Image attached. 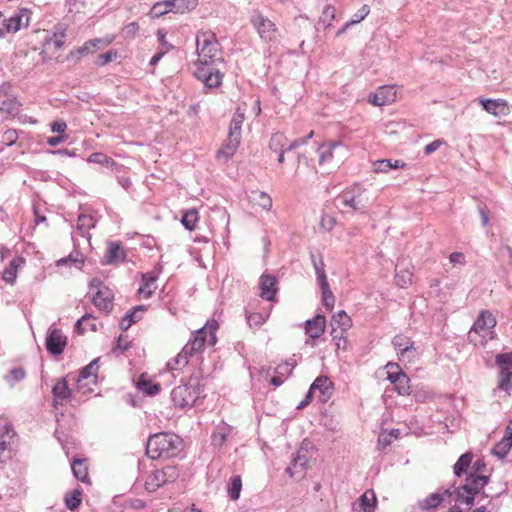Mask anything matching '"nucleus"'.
<instances>
[{
  "label": "nucleus",
  "instance_id": "nucleus-1",
  "mask_svg": "<svg viewBox=\"0 0 512 512\" xmlns=\"http://www.w3.org/2000/svg\"><path fill=\"white\" fill-rule=\"evenodd\" d=\"M219 51L220 46L217 48L211 46L206 53H199V59L194 63L195 77L207 88H217L222 84L224 73L219 65L223 64V57Z\"/></svg>",
  "mask_w": 512,
  "mask_h": 512
},
{
  "label": "nucleus",
  "instance_id": "nucleus-2",
  "mask_svg": "<svg viewBox=\"0 0 512 512\" xmlns=\"http://www.w3.org/2000/svg\"><path fill=\"white\" fill-rule=\"evenodd\" d=\"M218 323L216 321L207 322L203 327L192 333L188 343L175 358L176 364L187 365L189 357L203 351L205 344L214 346L217 342L216 330Z\"/></svg>",
  "mask_w": 512,
  "mask_h": 512
},
{
  "label": "nucleus",
  "instance_id": "nucleus-3",
  "mask_svg": "<svg viewBox=\"0 0 512 512\" xmlns=\"http://www.w3.org/2000/svg\"><path fill=\"white\" fill-rule=\"evenodd\" d=\"M182 439L173 433L161 432L151 435L146 443V454L155 460L173 458L182 450Z\"/></svg>",
  "mask_w": 512,
  "mask_h": 512
},
{
  "label": "nucleus",
  "instance_id": "nucleus-4",
  "mask_svg": "<svg viewBox=\"0 0 512 512\" xmlns=\"http://www.w3.org/2000/svg\"><path fill=\"white\" fill-rule=\"evenodd\" d=\"M372 200L371 193L367 189L354 185L336 197L335 205L341 211L363 212Z\"/></svg>",
  "mask_w": 512,
  "mask_h": 512
},
{
  "label": "nucleus",
  "instance_id": "nucleus-5",
  "mask_svg": "<svg viewBox=\"0 0 512 512\" xmlns=\"http://www.w3.org/2000/svg\"><path fill=\"white\" fill-rule=\"evenodd\" d=\"M200 378V373L192 374L186 383L175 387L171 391V399L175 406L184 408L195 404L203 391Z\"/></svg>",
  "mask_w": 512,
  "mask_h": 512
},
{
  "label": "nucleus",
  "instance_id": "nucleus-6",
  "mask_svg": "<svg viewBox=\"0 0 512 512\" xmlns=\"http://www.w3.org/2000/svg\"><path fill=\"white\" fill-rule=\"evenodd\" d=\"M244 119V112L240 108H237L230 122L226 144L217 151V159H224V162H227L233 157L240 145L241 129Z\"/></svg>",
  "mask_w": 512,
  "mask_h": 512
},
{
  "label": "nucleus",
  "instance_id": "nucleus-7",
  "mask_svg": "<svg viewBox=\"0 0 512 512\" xmlns=\"http://www.w3.org/2000/svg\"><path fill=\"white\" fill-rule=\"evenodd\" d=\"M250 21L262 40L270 42L276 39L277 27L275 23L264 16L262 12L259 10L253 11Z\"/></svg>",
  "mask_w": 512,
  "mask_h": 512
},
{
  "label": "nucleus",
  "instance_id": "nucleus-8",
  "mask_svg": "<svg viewBox=\"0 0 512 512\" xmlns=\"http://www.w3.org/2000/svg\"><path fill=\"white\" fill-rule=\"evenodd\" d=\"M496 326V319L487 310H483L480 312L473 326L471 327L468 333L469 342L477 344L478 340L476 335H481L484 339L486 335Z\"/></svg>",
  "mask_w": 512,
  "mask_h": 512
},
{
  "label": "nucleus",
  "instance_id": "nucleus-9",
  "mask_svg": "<svg viewBox=\"0 0 512 512\" xmlns=\"http://www.w3.org/2000/svg\"><path fill=\"white\" fill-rule=\"evenodd\" d=\"M90 287L97 288L96 294L92 298L93 304L101 311L109 314L112 310L113 294L108 287H105L101 280L93 278L90 283Z\"/></svg>",
  "mask_w": 512,
  "mask_h": 512
},
{
  "label": "nucleus",
  "instance_id": "nucleus-10",
  "mask_svg": "<svg viewBox=\"0 0 512 512\" xmlns=\"http://www.w3.org/2000/svg\"><path fill=\"white\" fill-rule=\"evenodd\" d=\"M67 345V337L60 329H49L45 338V347L49 354L58 356L64 352Z\"/></svg>",
  "mask_w": 512,
  "mask_h": 512
},
{
  "label": "nucleus",
  "instance_id": "nucleus-11",
  "mask_svg": "<svg viewBox=\"0 0 512 512\" xmlns=\"http://www.w3.org/2000/svg\"><path fill=\"white\" fill-rule=\"evenodd\" d=\"M31 14V10L27 8L19 9L14 15L3 21L5 31L7 33H16L20 29L28 27Z\"/></svg>",
  "mask_w": 512,
  "mask_h": 512
},
{
  "label": "nucleus",
  "instance_id": "nucleus-12",
  "mask_svg": "<svg viewBox=\"0 0 512 512\" xmlns=\"http://www.w3.org/2000/svg\"><path fill=\"white\" fill-rule=\"evenodd\" d=\"M52 395L54 407H57L58 405L63 406L69 400L74 398L73 392L69 388L65 378L57 380V382L52 387Z\"/></svg>",
  "mask_w": 512,
  "mask_h": 512
},
{
  "label": "nucleus",
  "instance_id": "nucleus-13",
  "mask_svg": "<svg viewBox=\"0 0 512 512\" xmlns=\"http://www.w3.org/2000/svg\"><path fill=\"white\" fill-rule=\"evenodd\" d=\"M453 496V492L451 488L443 489L442 492H435L428 495L423 500L419 501V507L422 511H430L436 509L441 505L442 502L445 501L446 498H451Z\"/></svg>",
  "mask_w": 512,
  "mask_h": 512
},
{
  "label": "nucleus",
  "instance_id": "nucleus-14",
  "mask_svg": "<svg viewBox=\"0 0 512 512\" xmlns=\"http://www.w3.org/2000/svg\"><path fill=\"white\" fill-rule=\"evenodd\" d=\"M396 100V91L393 86H380L376 92L369 95V102L375 106H384Z\"/></svg>",
  "mask_w": 512,
  "mask_h": 512
},
{
  "label": "nucleus",
  "instance_id": "nucleus-15",
  "mask_svg": "<svg viewBox=\"0 0 512 512\" xmlns=\"http://www.w3.org/2000/svg\"><path fill=\"white\" fill-rule=\"evenodd\" d=\"M112 40H105L101 38H96L92 40H88L78 49L71 51L67 55V60L77 59L79 60L81 57L88 55L89 53H94L96 48L101 44L103 46L109 45Z\"/></svg>",
  "mask_w": 512,
  "mask_h": 512
},
{
  "label": "nucleus",
  "instance_id": "nucleus-16",
  "mask_svg": "<svg viewBox=\"0 0 512 512\" xmlns=\"http://www.w3.org/2000/svg\"><path fill=\"white\" fill-rule=\"evenodd\" d=\"M392 344L397 350L398 359L400 361H405V357L408 353H412L413 356H416V348L414 347V342L410 337L396 335L392 340Z\"/></svg>",
  "mask_w": 512,
  "mask_h": 512
},
{
  "label": "nucleus",
  "instance_id": "nucleus-17",
  "mask_svg": "<svg viewBox=\"0 0 512 512\" xmlns=\"http://www.w3.org/2000/svg\"><path fill=\"white\" fill-rule=\"evenodd\" d=\"M450 488L453 492L455 505L460 507L461 505H466L467 509H471V507L474 505L476 495L469 490L468 486L460 485L456 487L453 484Z\"/></svg>",
  "mask_w": 512,
  "mask_h": 512
},
{
  "label": "nucleus",
  "instance_id": "nucleus-18",
  "mask_svg": "<svg viewBox=\"0 0 512 512\" xmlns=\"http://www.w3.org/2000/svg\"><path fill=\"white\" fill-rule=\"evenodd\" d=\"M310 387L311 390H313L314 392L316 390L319 391V400L322 403L327 402L330 399L333 392V382L327 376L323 375L317 377Z\"/></svg>",
  "mask_w": 512,
  "mask_h": 512
},
{
  "label": "nucleus",
  "instance_id": "nucleus-19",
  "mask_svg": "<svg viewBox=\"0 0 512 512\" xmlns=\"http://www.w3.org/2000/svg\"><path fill=\"white\" fill-rule=\"evenodd\" d=\"M326 318L324 315L317 314L312 319L305 322V333L313 338H319L325 331Z\"/></svg>",
  "mask_w": 512,
  "mask_h": 512
},
{
  "label": "nucleus",
  "instance_id": "nucleus-20",
  "mask_svg": "<svg viewBox=\"0 0 512 512\" xmlns=\"http://www.w3.org/2000/svg\"><path fill=\"white\" fill-rule=\"evenodd\" d=\"M277 279L275 276L270 274H263L260 277V289H261V297L267 301H273L275 299L277 293Z\"/></svg>",
  "mask_w": 512,
  "mask_h": 512
},
{
  "label": "nucleus",
  "instance_id": "nucleus-21",
  "mask_svg": "<svg viewBox=\"0 0 512 512\" xmlns=\"http://www.w3.org/2000/svg\"><path fill=\"white\" fill-rule=\"evenodd\" d=\"M126 258V252L119 242H110L108 244L107 251L102 261L103 264H117L124 262Z\"/></svg>",
  "mask_w": 512,
  "mask_h": 512
},
{
  "label": "nucleus",
  "instance_id": "nucleus-22",
  "mask_svg": "<svg viewBox=\"0 0 512 512\" xmlns=\"http://www.w3.org/2000/svg\"><path fill=\"white\" fill-rule=\"evenodd\" d=\"M480 103L483 109L494 116L507 115L509 113V107L503 99H481Z\"/></svg>",
  "mask_w": 512,
  "mask_h": 512
},
{
  "label": "nucleus",
  "instance_id": "nucleus-23",
  "mask_svg": "<svg viewBox=\"0 0 512 512\" xmlns=\"http://www.w3.org/2000/svg\"><path fill=\"white\" fill-rule=\"evenodd\" d=\"M99 361H100L99 357L95 358L88 365H86L85 367H83L80 370L79 376L77 379V388L79 390L83 387V385H82L83 380L92 378L91 382L94 384L96 383L97 373L99 370Z\"/></svg>",
  "mask_w": 512,
  "mask_h": 512
},
{
  "label": "nucleus",
  "instance_id": "nucleus-24",
  "mask_svg": "<svg viewBox=\"0 0 512 512\" xmlns=\"http://www.w3.org/2000/svg\"><path fill=\"white\" fill-rule=\"evenodd\" d=\"M197 51L199 53H206L209 47L217 48L220 46L216 35L212 31L202 32L196 37Z\"/></svg>",
  "mask_w": 512,
  "mask_h": 512
},
{
  "label": "nucleus",
  "instance_id": "nucleus-25",
  "mask_svg": "<svg viewBox=\"0 0 512 512\" xmlns=\"http://www.w3.org/2000/svg\"><path fill=\"white\" fill-rule=\"evenodd\" d=\"M473 460V453L470 451L465 452L462 454L456 463L453 466V473L456 477L460 478L463 475H468L469 468L471 469V464Z\"/></svg>",
  "mask_w": 512,
  "mask_h": 512
},
{
  "label": "nucleus",
  "instance_id": "nucleus-26",
  "mask_svg": "<svg viewBox=\"0 0 512 512\" xmlns=\"http://www.w3.org/2000/svg\"><path fill=\"white\" fill-rule=\"evenodd\" d=\"M307 458L305 455H300L299 453L292 459L290 466L286 468V473H288L291 477H303L304 469L306 467Z\"/></svg>",
  "mask_w": 512,
  "mask_h": 512
},
{
  "label": "nucleus",
  "instance_id": "nucleus-27",
  "mask_svg": "<svg viewBox=\"0 0 512 512\" xmlns=\"http://www.w3.org/2000/svg\"><path fill=\"white\" fill-rule=\"evenodd\" d=\"M53 36L45 40V47L49 48L51 45L59 50L64 46L66 37V28L61 24L54 27Z\"/></svg>",
  "mask_w": 512,
  "mask_h": 512
},
{
  "label": "nucleus",
  "instance_id": "nucleus-28",
  "mask_svg": "<svg viewBox=\"0 0 512 512\" xmlns=\"http://www.w3.org/2000/svg\"><path fill=\"white\" fill-rule=\"evenodd\" d=\"M10 428L7 425L0 427V462H4L11 458V449L7 438H10Z\"/></svg>",
  "mask_w": 512,
  "mask_h": 512
},
{
  "label": "nucleus",
  "instance_id": "nucleus-29",
  "mask_svg": "<svg viewBox=\"0 0 512 512\" xmlns=\"http://www.w3.org/2000/svg\"><path fill=\"white\" fill-rule=\"evenodd\" d=\"M377 499L373 490H367L358 499V505L362 512H374Z\"/></svg>",
  "mask_w": 512,
  "mask_h": 512
},
{
  "label": "nucleus",
  "instance_id": "nucleus-30",
  "mask_svg": "<svg viewBox=\"0 0 512 512\" xmlns=\"http://www.w3.org/2000/svg\"><path fill=\"white\" fill-rule=\"evenodd\" d=\"M82 494L83 491L81 488H76L70 492H67L64 497V502L66 507L70 511H75L79 508L82 503Z\"/></svg>",
  "mask_w": 512,
  "mask_h": 512
},
{
  "label": "nucleus",
  "instance_id": "nucleus-31",
  "mask_svg": "<svg viewBox=\"0 0 512 512\" xmlns=\"http://www.w3.org/2000/svg\"><path fill=\"white\" fill-rule=\"evenodd\" d=\"M137 388L149 396H155L160 392V384L154 383L151 380L145 378L142 374L137 382Z\"/></svg>",
  "mask_w": 512,
  "mask_h": 512
},
{
  "label": "nucleus",
  "instance_id": "nucleus-32",
  "mask_svg": "<svg viewBox=\"0 0 512 512\" xmlns=\"http://www.w3.org/2000/svg\"><path fill=\"white\" fill-rule=\"evenodd\" d=\"M84 462L85 460L75 458L71 463V469L76 479L83 483H88V469Z\"/></svg>",
  "mask_w": 512,
  "mask_h": 512
},
{
  "label": "nucleus",
  "instance_id": "nucleus-33",
  "mask_svg": "<svg viewBox=\"0 0 512 512\" xmlns=\"http://www.w3.org/2000/svg\"><path fill=\"white\" fill-rule=\"evenodd\" d=\"M338 148H343L341 142H333L318 147L317 152L319 154V164L322 165L325 162L329 161L333 157L334 151Z\"/></svg>",
  "mask_w": 512,
  "mask_h": 512
},
{
  "label": "nucleus",
  "instance_id": "nucleus-34",
  "mask_svg": "<svg viewBox=\"0 0 512 512\" xmlns=\"http://www.w3.org/2000/svg\"><path fill=\"white\" fill-rule=\"evenodd\" d=\"M352 325L351 318L345 311H339L334 314L331 319V327L339 328L342 332H346Z\"/></svg>",
  "mask_w": 512,
  "mask_h": 512
},
{
  "label": "nucleus",
  "instance_id": "nucleus-35",
  "mask_svg": "<svg viewBox=\"0 0 512 512\" xmlns=\"http://www.w3.org/2000/svg\"><path fill=\"white\" fill-rule=\"evenodd\" d=\"M292 375V369L287 368V365H278L275 368V375L271 377L270 384L278 387L284 383Z\"/></svg>",
  "mask_w": 512,
  "mask_h": 512
},
{
  "label": "nucleus",
  "instance_id": "nucleus-36",
  "mask_svg": "<svg viewBox=\"0 0 512 512\" xmlns=\"http://www.w3.org/2000/svg\"><path fill=\"white\" fill-rule=\"evenodd\" d=\"M172 12L178 14L188 13L198 5V0H171Z\"/></svg>",
  "mask_w": 512,
  "mask_h": 512
},
{
  "label": "nucleus",
  "instance_id": "nucleus-37",
  "mask_svg": "<svg viewBox=\"0 0 512 512\" xmlns=\"http://www.w3.org/2000/svg\"><path fill=\"white\" fill-rule=\"evenodd\" d=\"M512 449V437H503L492 448V454L500 459L505 458Z\"/></svg>",
  "mask_w": 512,
  "mask_h": 512
},
{
  "label": "nucleus",
  "instance_id": "nucleus-38",
  "mask_svg": "<svg viewBox=\"0 0 512 512\" xmlns=\"http://www.w3.org/2000/svg\"><path fill=\"white\" fill-rule=\"evenodd\" d=\"M199 220V214L197 209L191 208L183 211L181 223L185 229L193 231L196 228V224Z\"/></svg>",
  "mask_w": 512,
  "mask_h": 512
},
{
  "label": "nucleus",
  "instance_id": "nucleus-39",
  "mask_svg": "<svg viewBox=\"0 0 512 512\" xmlns=\"http://www.w3.org/2000/svg\"><path fill=\"white\" fill-rule=\"evenodd\" d=\"M242 490V478L240 475H234L227 484V493L231 500L236 501L240 497Z\"/></svg>",
  "mask_w": 512,
  "mask_h": 512
},
{
  "label": "nucleus",
  "instance_id": "nucleus-40",
  "mask_svg": "<svg viewBox=\"0 0 512 512\" xmlns=\"http://www.w3.org/2000/svg\"><path fill=\"white\" fill-rule=\"evenodd\" d=\"M163 485H165L163 475L161 474L160 470L157 469L147 477L144 486L148 492H155Z\"/></svg>",
  "mask_w": 512,
  "mask_h": 512
},
{
  "label": "nucleus",
  "instance_id": "nucleus-41",
  "mask_svg": "<svg viewBox=\"0 0 512 512\" xmlns=\"http://www.w3.org/2000/svg\"><path fill=\"white\" fill-rule=\"evenodd\" d=\"M157 275L152 272H147L142 274V286L138 289V293L145 294L146 298L152 296L154 290H151V286L156 282Z\"/></svg>",
  "mask_w": 512,
  "mask_h": 512
},
{
  "label": "nucleus",
  "instance_id": "nucleus-42",
  "mask_svg": "<svg viewBox=\"0 0 512 512\" xmlns=\"http://www.w3.org/2000/svg\"><path fill=\"white\" fill-rule=\"evenodd\" d=\"M169 12H172L171 0H165L155 3L149 12L152 18H159Z\"/></svg>",
  "mask_w": 512,
  "mask_h": 512
},
{
  "label": "nucleus",
  "instance_id": "nucleus-43",
  "mask_svg": "<svg viewBox=\"0 0 512 512\" xmlns=\"http://www.w3.org/2000/svg\"><path fill=\"white\" fill-rule=\"evenodd\" d=\"M26 376V371L23 367H15L9 370L5 375L4 379L10 386H14L16 383L23 380Z\"/></svg>",
  "mask_w": 512,
  "mask_h": 512
},
{
  "label": "nucleus",
  "instance_id": "nucleus-44",
  "mask_svg": "<svg viewBox=\"0 0 512 512\" xmlns=\"http://www.w3.org/2000/svg\"><path fill=\"white\" fill-rule=\"evenodd\" d=\"M322 291V303L325 308L332 311L335 304V296L333 295L329 283L320 285Z\"/></svg>",
  "mask_w": 512,
  "mask_h": 512
},
{
  "label": "nucleus",
  "instance_id": "nucleus-45",
  "mask_svg": "<svg viewBox=\"0 0 512 512\" xmlns=\"http://www.w3.org/2000/svg\"><path fill=\"white\" fill-rule=\"evenodd\" d=\"M67 263H72L77 268H81L84 264V258L79 251L70 253L67 257L61 258L57 261V266H63Z\"/></svg>",
  "mask_w": 512,
  "mask_h": 512
},
{
  "label": "nucleus",
  "instance_id": "nucleus-46",
  "mask_svg": "<svg viewBox=\"0 0 512 512\" xmlns=\"http://www.w3.org/2000/svg\"><path fill=\"white\" fill-rule=\"evenodd\" d=\"M287 138L282 133H274L269 141V148L273 152H279L281 150H285Z\"/></svg>",
  "mask_w": 512,
  "mask_h": 512
},
{
  "label": "nucleus",
  "instance_id": "nucleus-47",
  "mask_svg": "<svg viewBox=\"0 0 512 512\" xmlns=\"http://www.w3.org/2000/svg\"><path fill=\"white\" fill-rule=\"evenodd\" d=\"M159 470L163 475L165 485L175 482L179 477V469L175 465H167Z\"/></svg>",
  "mask_w": 512,
  "mask_h": 512
},
{
  "label": "nucleus",
  "instance_id": "nucleus-48",
  "mask_svg": "<svg viewBox=\"0 0 512 512\" xmlns=\"http://www.w3.org/2000/svg\"><path fill=\"white\" fill-rule=\"evenodd\" d=\"M498 388L510 393L512 391V372L504 370L499 372L498 376Z\"/></svg>",
  "mask_w": 512,
  "mask_h": 512
},
{
  "label": "nucleus",
  "instance_id": "nucleus-49",
  "mask_svg": "<svg viewBox=\"0 0 512 512\" xmlns=\"http://www.w3.org/2000/svg\"><path fill=\"white\" fill-rule=\"evenodd\" d=\"M335 18V8L332 5H326L323 9L322 15L318 21V25H323L324 29H327L332 24V20Z\"/></svg>",
  "mask_w": 512,
  "mask_h": 512
},
{
  "label": "nucleus",
  "instance_id": "nucleus-50",
  "mask_svg": "<svg viewBox=\"0 0 512 512\" xmlns=\"http://www.w3.org/2000/svg\"><path fill=\"white\" fill-rule=\"evenodd\" d=\"M87 161L90 162V163H96V164L105 165L107 167H109V166L112 167V166L116 165V162L111 157H108L107 155H105L102 152H94V153H92L88 157Z\"/></svg>",
  "mask_w": 512,
  "mask_h": 512
},
{
  "label": "nucleus",
  "instance_id": "nucleus-51",
  "mask_svg": "<svg viewBox=\"0 0 512 512\" xmlns=\"http://www.w3.org/2000/svg\"><path fill=\"white\" fill-rule=\"evenodd\" d=\"M395 390L399 395L407 396L411 394L410 378L404 373L398 382L394 384Z\"/></svg>",
  "mask_w": 512,
  "mask_h": 512
},
{
  "label": "nucleus",
  "instance_id": "nucleus-52",
  "mask_svg": "<svg viewBox=\"0 0 512 512\" xmlns=\"http://www.w3.org/2000/svg\"><path fill=\"white\" fill-rule=\"evenodd\" d=\"M495 363L500 368L499 372L509 371V368L512 367V352L497 354Z\"/></svg>",
  "mask_w": 512,
  "mask_h": 512
},
{
  "label": "nucleus",
  "instance_id": "nucleus-53",
  "mask_svg": "<svg viewBox=\"0 0 512 512\" xmlns=\"http://www.w3.org/2000/svg\"><path fill=\"white\" fill-rule=\"evenodd\" d=\"M405 166V163L396 160L392 163V160L383 159L377 162V167L375 169L376 172L386 173L391 169L399 168Z\"/></svg>",
  "mask_w": 512,
  "mask_h": 512
},
{
  "label": "nucleus",
  "instance_id": "nucleus-54",
  "mask_svg": "<svg viewBox=\"0 0 512 512\" xmlns=\"http://www.w3.org/2000/svg\"><path fill=\"white\" fill-rule=\"evenodd\" d=\"M463 486H468L469 490L475 495L479 494L483 490L477 474L469 473L466 477V483Z\"/></svg>",
  "mask_w": 512,
  "mask_h": 512
},
{
  "label": "nucleus",
  "instance_id": "nucleus-55",
  "mask_svg": "<svg viewBox=\"0 0 512 512\" xmlns=\"http://www.w3.org/2000/svg\"><path fill=\"white\" fill-rule=\"evenodd\" d=\"M227 431L225 427H218L211 436L212 444L216 447H222L227 441Z\"/></svg>",
  "mask_w": 512,
  "mask_h": 512
},
{
  "label": "nucleus",
  "instance_id": "nucleus-56",
  "mask_svg": "<svg viewBox=\"0 0 512 512\" xmlns=\"http://www.w3.org/2000/svg\"><path fill=\"white\" fill-rule=\"evenodd\" d=\"M254 197L253 200L257 201V203L265 210H270L272 207V199L265 192H253Z\"/></svg>",
  "mask_w": 512,
  "mask_h": 512
},
{
  "label": "nucleus",
  "instance_id": "nucleus-57",
  "mask_svg": "<svg viewBox=\"0 0 512 512\" xmlns=\"http://www.w3.org/2000/svg\"><path fill=\"white\" fill-rule=\"evenodd\" d=\"M117 54L118 53L116 50L111 49L103 54L98 55L94 64L98 67L105 66L106 64L114 60L117 57Z\"/></svg>",
  "mask_w": 512,
  "mask_h": 512
},
{
  "label": "nucleus",
  "instance_id": "nucleus-58",
  "mask_svg": "<svg viewBox=\"0 0 512 512\" xmlns=\"http://www.w3.org/2000/svg\"><path fill=\"white\" fill-rule=\"evenodd\" d=\"M317 275L319 285L328 283L327 276L325 273V264L323 258L319 257V262L313 266Z\"/></svg>",
  "mask_w": 512,
  "mask_h": 512
},
{
  "label": "nucleus",
  "instance_id": "nucleus-59",
  "mask_svg": "<svg viewBox=\"0 0 512 512\" xmlns=\"http://www.w3.org/2000/svg\"><path fill=\"white\" fill-rule=\"evenodd\" d=\"M77 227L79 230H89L94 227V220L92 216L80 214L77 219Z\"/></svg>",
  "mask_w": 512,
  "mask_h": 512
},
{
  "label": "nucleus",
  "instance_id": "nucleus-60",
  "mask_svg": "<svg viewBox=\"0 0 512 512\" xmlns=\"http://www.w3.org/2000/svg\"><path fill=\"white\" fill-rule=\"evenodd\" d=\"M397 286L401 288L407 287L412 282V273L409 271L397 272L395 276Z\"/></svg>",
  "mask_w": 512,
  "mask_h": 512
},
{
  "label": "nucleus",
  "instance_id": "nucleus-61",
  "mask_svg": "<svg viewBox=\"0 0 512 512\" xmlns=\"http://www.w3.org/2000/svg\"><path fill=\"white\" fill-rule=\"evenodd\" d=\"M146 310L144 305L135 306L132 310L128 311L124 316L125 320H128L131 325L133 323L138 322L141 319V315H138V312H143Z\"/></svg>",
  "mask_w": 512,
  "mask_h": 512
},
{
  "label": "nucleus",
  "instance_id": "nucleus-62",
  "mask_svg": "<svg viewBox=\"0 0 512 512\" xmlns=\"http://www.w3.org/2000/svg\"><path fill=\"white\" fill-rule=\"evenodd\" d=\"M247 323L250 327L258 328L260 327L264 322L265 318L261 313L253 312L246 315Z\"/></svg>",
  "mask_w": 512,
  "mask_h": 512
},
{
  "label": "nucleus",
  "instance_id": "nucleus-63",
  "mask_svg": "<svg viewBox=\"0 0 512 512\" xmlns=\"http://www.w3.org/2000/svg\"><path fill=\"white\" fill-rule=\"evenodd\" d=\"M18 139V133L15 129H7L1 138V142L6 146H12Z\"/></svg>",
  "mask_w": 512,
  "mask_h": 512
},
{
  "label": "nucleus",
  "instance_id": "nucleus-64",
  "mask_svg": "<svg viewBox=\"0 0 512 512\" xmlns=\"http://www.w3.org/2000/svg\"><path fill=\"white\" fill-rule=\"evenodd\" d=\"M370 13V7L368 5H363L349 20V24H357L364 20L368 14Z\"/></svg>",
  "mask_w": 512,
  "mask_h": 512
}]
</instances>
